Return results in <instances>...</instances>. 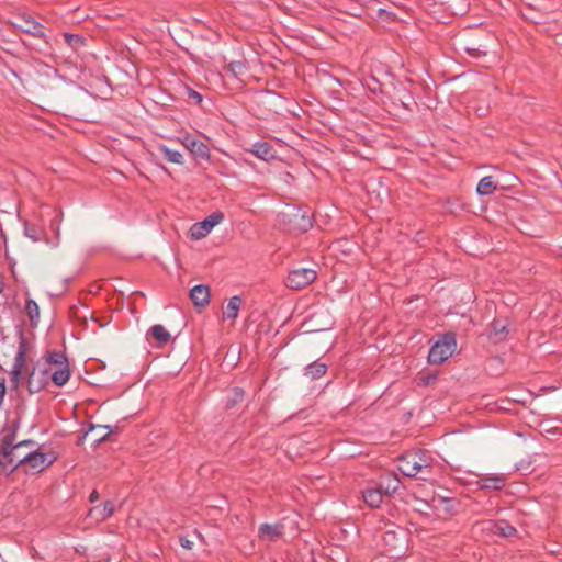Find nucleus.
Returning a JSON list of instances; mask_svg holds the SVG:
<instances>
[{"label": "nucleus", "instance_id": "nucleus-33", "mask_svg": "<svg viewBox=\"0 0 562 562\" xmlns=\"http://www.w3.org/2000/svg\"><path fill=\"white\" fill-rule=\"evenodd\" d=\"M244 65L240 61H231L227 65V70L232 72L235 77L241 71Z\"/></svg>", "mask_w": 562, "mask_h": 562}, {"label": "nucleus", "instance_id": "nucleus-19", "mask_svg": "<svg viewBox=\"0 0 562 562\" xmlns=\"http://www.w3.org/2000/svg\"><path fill=\"white\" fill-rule=\"evenodd\" d=\"M23 366H24V349L21 348L15 356L14 364H13V368L10 373L12 383H14V384L19 383V379H20Z\"/></svg>", "mask_w": 562, "mask_h": 562}, {"label": "nucleus", "instance_id": "nucleus-38", "mask_svg": "<svg viewBox=\"0 0 562 562\" xmlns=\"http://www.w3.org/2000/svg\"><path fill=\"white\" fill-rule=\"evenodd\" d=\"M515 533H516V529L510 525H506L501 528V535L504 537H512Z\"/></svg>", "mask_w": 562, "mask_h": 562}, {"label": "nucleus", "instance_id": "nucleus-6", "mask_svg": "<svg viewBox=\"0 0 562 562\" xmlns=\"http://www.w3.org/2000/svg\"><path fill=\"white\" fill-rule=\"evenodd\" d=\"M317 274L316 271L310 268H300V269H293L290 271L288 279H286V285L290 289H302L308 284H311L315 279Z\"/></svg>", "mask_w": 562, "mask_h": 562}, {"label": "nucleus", "instance_id": "nucleus-2", "mask_svg": "<svg viewBox=\"0 0 562 562\" xmlns=\"http://www.w3.org/2000/svg\"><path fill=\"white\" fill-rule=\"evenodd\" d=\"M430 463L424 452H411L403 456L398 461V470L411 477L419 476L427 480L426 474L429 473Z\"/></svg>", "mask_w": 562, "mask_h": 562}, {"label": "nucleus", "instance_id": "nucleus-23", "mask_svg": "<svg viewBox=\"0 0 562 562\" xmlns=\"http://www.w3.org/2000/svg\"><path fill=\"white\" fill-rule=\"evenodd\" d=\"M495 189L496 184L494 183L493 178L491 176L483 177L476 186V192L480 195L492 194Z\"/></svg>", "mask_w": 562, "mask_h": 562}, {"label": "nucleus", "instance_id": "nucleus-17", "mask_svg": "<svg viewBox=\"0 0 562 562\" xmlns=\"http://www.w3.org/2000/svg\"><path fill=\"white\" fill-rule=\"evenodd\" d=\"M32 440H23L16 445H12V440L10 437H5L2 441L1 448H2V454L5 459H8L9 463L13 462V458H11V454L13 453V450L19 449L20 447L32 445Z\"/></svg>", "mask_w": 562, "mask_h": 562}, {"label": "nucleus", "instance_id": "nucleus-34", "mask_svg": "<svg viewBox=\"0 0 562 562\" xmlns=\"http://www.w3.org/2000/svg\"><path fill=\"white\" fill-rule=\"evenodd\" d=\"M186 91L189 98L193 99L195 103L200 104L203 101V97L200 92L193 90L190 87H186Z\"/></svg>", "mask_w": 562, "mask_h": 562}, {"label": "nucleus", "instance_id": "nucleus-27", "mask_svg": "<svg viewBox=\"0 0 562 562\" xmlns=\"http://www.w3.org/2000/svg\"><path fill=\"white\" fill-rule=\"evenodd\" d=\"M47 362L49 364L56 366L57 368L68 366V359L66 355L61 351L49 352L47 356Z\"/></svg>", "mask_w": 562, "mask_h": 562}, {"label": "nucleus", "instance_id": "nucleus-30", "mask_svg": "<svg viewBox=\"0 0 562 562\" xmlns=\"http://www.w3.org/2000/svg\"><path fill=\"white\" fill-rule=\"evenodd\" d=\"M244 390L240 387H234L232 390L231 396L228 397V404L231 406L236 405L244 398Z\"/></svg>", "mask_w": 562, "mask_h": 562}, {"label": "nucleus", "instance_id": "nucleus-16", "mask_svg": "<svg viewBox=\"0 0 562 562\" xmlns=\"http://www.w3.org/2000/svg\"><path fill=\"white\" fill-rule=\"evenodd\" d=\"M362 498L368 506L378 508L383 502V493L380 487H368L362 491Z\"/></svg>", "mask_w": 562, "mask_h": 562}, {"label": "nucleus", "instance_id": "nucleus-36", "mask_svg": "<svg viewBox=\"0 0 562 562\" xmlns=\"http://www.w3.org/2000/svg\"><path fill=\"white\" fill-rule=\"evenodd\" d=\"M11 458H13V462H12V463H9L8 459H5L3 456H2V458H1V460H2V461H4V463H5V465H7V470L3 472V473H5L7 475H9V474H10V473H9L10 468H11V467H13V465L16 463V461H18L21 457L16 456V454H15V450H13V453L11 454Z\"/></svg>", "mask_w": 562, "mask_h": 562}, {"label": "nucleus", "instance_id": "nucleus-39", "mask_svg": "<svg viewBox=\"0 0 562 562\" xmlns=\"http://www.w3.org/2000/svg\"><path fill=\"white\" fill-rule=\"evenodd\" d=\"M4 394H5V386H4V382L2 379H0V405L2 404L3 402V397H4Z\"/></svg>", "mask_w": 562, "mask_h": 562}, {"label": "nucleus", "instance_id": "nucleus-3", "mask_svg": "<svg viewBox=\"0 0 562 562\" xmlns=\"http://www.w3.org/2000/svg\"><path fill=\"white\" fill-rule=\"evenodd\" d=\"M457 348V341L453 334L442 335L430 348L428 361L431 364H440L448 360Z\"/></svg>", "mask_w": 562, "mask_h": 562}, {"label": "nucleus", "instance_id": "nucleus-26", "mask_svg": "<svg viewBox=\"0 0 562 562\" xmlns=\"http://www.w3.org/2000/svg\"><path fill=\"white\" fill-rule=\"evenodd\" d=\"M150 333L160 344H167L170 340L169 331L160 324L154 325Z\"/></svg>", "mask_w": 562, "mask_h": 562}, {"label": "nucleus", "instance_id": "nucleus-32", "mask_svg": "<svg viewBox=\"0 0 562 562\" xmlns=\"http://www.w3.org/2000/svg\"><path fill=\"white\" fill-rule=\"evenodd\" d=\"M516 470L524 473L530 472L532 470V463L530 460H521L516 464Z\"/></svg>", "mask_w": 562, "mask_h": 562}, {"label": "nucleus", "instance_id": "nucleus-1", "mask_svg": "<svg viewBox=\"0 0 562 562\" xmlns=\"http://www.w3.org/2000/svg\"><path fill=\"white\" fill-rule=\"evenodd\" d=\"M279 222L286 225L289 229L305 233L313 226L312 217L306 210L300 206L286 204L278 213Z\"/></svg>", "mask_w": 562, "mask_h": 562}, {"label": "nucleus", "instance_id": "nucleus-8", "mask_svg": "<svg viewBox=\"0 0 562 562\" xmlns=\"http://www.w3.org/2000/svg\"><path fill=\"white\" fill-rule=\"evenodd\" d=\"M16 16L21 19L24 22V24L12 23L15 27L21 30L23 33L30 34L38 38L45 37V33L43 31L44 26L40 22L34 20L31 15L21 13L18 14Z\"/></svg>", "mask_w": 562, "mask_h": 562}, {"label": "nucleus", "instance_id": "nucleus-22", "mask_svg": "<svg viewBox=\"0 0 562 562\" xmlns=\"http://www.w3.org/2000/svg\"><path fill=\"white\" fill-rule=\"evenodd\" d=\"M241 305V299L238 295H235L229 299L225 311H224V317L228 319H235L238 315L239 308Z\"/></svg>", "mask_w": 562, "mask_h": 562}, {"label": "nucleus", "instance_id": "nucleus-9", "mask_svg": "<svg viewBox=\"0 0 562 562\" xmlns=\"http://www.w3.org/2000/svg\"><path fill=\"white\" fill-rule=\"evenodd\" d=\"M23 228L24 236L31 239L32 241L37 243L44 240L52 248L58 246V243H52L50 239L47 238L45 229L42 226L24 221Z\"/></svg>", "mask_w": 562, "mask_h": 562}, {"label": "nucleus", "instance_id": "nucleus-5", "mask_svg": "<svg viewBox=\"0 0 562 562\" xmlns=\"http://www.w3.org/2000/svg\"><path fill=\"white\" fill-rule=\"evenodd\" d=\"M224 218L222 212H213L203 221L193 224L190 228V235L193 239L200 240L204 238L211 231L218 225Z\"/></svg>", "mask_w": 562, "mask_h": 562}, {"label": "nucleus", "instance_id": "nucleus-42", "mask_svg": "<svg viewBox=\"0 0 562 562\" xmlns=\"http://www.w3.org/2000/svg\"><path fill=\"white\" fill-rule=\"evenodd\" d=\"M371 90H372L373 92L381 91V90H380V88H376V87H373Z\"/></svg>", "mask_w": 562, "mask_h": 562}, {"label": "nucleus", "instance_id": "nucleus-25", "mask_svg": "<svg viewBox=\"0 0 562 562\" xmlns=\"http://www.w3.org/2000/svg\"><path fill=\"white\" fill-rule=\"evenodd\" d=\"M505 485V477L502 475L486 476L481 480L483 488L501 490Z\"/></svg>", "mask_w": 562, "mask_h": 562}, {"label": "nucleus", "instance_id": "nucleus-24", "mask_svg": "<svg viewBox=\"0 0 562 562\" xmlns=\"http://www.w3.org/2000/svg\"><path fill=\"white\" fill-rule=\"evenodd\" d=\"M326 370L327 366L325 363L315 361L305 368V375L311 379H319L326 373Z\"/></svg>", "mask_w": 562, "mask_h": 562}, {"label": "nucleus", "instance_id": "nucleus-10", "mask_svg": "<svg viewBox=\"0 0 562 562\" xmlns=\"http://www.w3.org/2000/svg\"><path fill=\"white\" fill-rule=\"evenodd\" d=\"M508 334V322L504 319H495L491 324L487 337L493 344H499L507 339Z\"/></svg>", "mask_w": 562, "mask_h": 562}, {"label": "nucleus", "instance_id": "nucleus-35", "mask_svg": "<svg viewBox=\"0 0 562 562\" xmlns=\"http://www.w3.org/2000/svg\"><path fill=\"white\" fill-rule=\"evenodd\" d=\"M27 389H29V391L31 393L38 392L42 389V384L41 383H38V384L35 383V381H34V373L32 375H30V378H29Z\"/></svg>", "mask_w": 562, "mask_h": 562}, {"label": "nucleus", "instance_id": "nucleus-37", "mask_svg": "<svg viewBox=\"0 0 562 562\" xmlns=\"http://www.w3.org/2000/svg\"><path fill=\"white\" fill-rule=\"evenodd\" d=\"M179 543L183 549L191 550L193 542L186 536H179Z\"/></svg>", "mask_w": 562, "mask_h": 562}, {"label": "nucleus", "instance_id": "nucleus-21", "mask_svg": "<svg viewBox=\"0 0 562 562\" xmlns=\"http://www.w3.org/2000/svg\"><path fill=\"white\" fill-rule=\"evenodd\" d=\"M158 150L164 156L166 160L172 164L182 165L183 164V156L179 150L171 149L165 145H160L158 147Z\"/></svg>", "mask_w": 562, "mask_h": 562}, {"label": "nucleus", "instance_id": "nucleus-28", "mask_svg": "<svg viewBox=\"0 0 562 562\" xmlns=\"http://www.w3.org/2000/svg\"><path fill=\"white\" fill-rule=\"evenodd\" d=\"M64 37L67 45L75 50L81 48L85 45V38L81 35L65 33Z\"/></svg>", "mask_w": 562, "mask_h": 562}, {"label": "nucleus", "instance_id": "nucleus-41", "mask_svg": "<svg viewBox=\"0 0 562 562\" xmlns=\"http://www.w3.org/2000/svg\"><path fill=\"white\" fill-rule=\"evenodd\" d=\"M195 535L202 542L204 541V538L200 532L195 531Z\"/></svg>", "mask_w": 562, "mask_h": 562}, {"label": "nucleus", "instance_id": "nucleus-4", "mask_svg": "<svg viewBox=\"0 0 562 562\" xmlns=\"http://www.w3.org/2000/svg\"><path fill=\"white\" fill-rule=\"evenodd\" d=\"M56 457L53 453H44V452H30L22 458H20L16 463L10 468L9 473L14 472L19 465L23 464L26 468L27 472L38 473L48 468L54 461Z\"/></svg>", "mask_w": 562, "mask_h": 562}, {"label": "nucleus", "instance_id": "nucleus-7", "mask_svg": "<svg viewBox=\"0 0 562 562\" xmlns=\"http://www.w3.org/2000/svg\"><path fill=\"white\" fill-rule=\"evenodd\" d=\"M181 143L186 147V149H188L193 155L195 159H201L205 161L210 159V148L204 142L195 138L192 135L187 134L182 137Z\"/></svg>", "mask_w": 562, "mask_h": 562}, {"label": "nucleus", "instance_id": "nucleus-18", "mask_svg": "<svg viewBox=\"0 0 562 562\" xmlns=\"http://www.w3.org/2000/svg\"><path fill=\"white\" fill-rule=\"evenodd\" d=\"M401 482L396 475H387L382 479L380 483V488L382 493L384 492L386 495L394 494L400 488Z\"/></svg>", "mask_w": 562, "mask_h": 562}, {"label": "nucleus", "instance_id": "nucleus-11", "mask_svg": "<svg viewBox=\"0 0 562 562\" xmlns=\"http://www.w3.org/2000/svg\"><path fill=\"white\" fill-rule=\"evenodd\" d=\"M115 510L114 504L112 501H106L102 505H98L92 507L87 517L93 520L94 522H102L106 520L109 517L113 515Z\"/></svg>", "mask_w": 562, "mask_h": 562}, {"label": "nucleus", "instance_id": "nucleus-40", "mask_svg": "<svg viewBox=\"0 0 562 562\" xmlns=\"http://www.w3.org/2000/svg\"><path fill=\"white\" fill-rule=\"evenodd\" d=\"M98 499H99V493H98V491H97V490H93V491L91 492L90 496H89V501H90L91 503H94V502H97Z\"/></svg>", "mask_w": 562, "mask_h": 562}, {"label": "nucleus", "instance_id": "nucleus-15", "mask_svg": "<svg viewBox=\"0 0 562 562\" xmlns=\"http://www.w3.org/2000/svg\"><path fill=\"white\" fill-rule=\"evenodd\" d=\"M111 434L110 426H90L89 430L85 432V438H90L92 440V445H98L104 441Z\"/></svg>", "mask_w": 562, "mask_h": 562}, {"label": "nucleus", "instance_id": "nucleus-14", "mask_svg": "<svg viewBox=\"0 0 562 562\" xmlns=\"http://www.w3.org/2000/svg\"><path fill=\"white\" fill-rule=\"evenodd\" d=\"M250 153L265 161L272 160L276 157L273 147L268 142L254 143Z\"/></svg>", "mask_w": 562, "mask_h": 562}, {"label": "nucleus", "instance_id": "nucleus-29", "mask_svg": "<svg viewBox=\"0 0 562 562\" xmlns=\"http://www.w3.org/2000/svg\"><path fill=\"white\" fill-rule=\"evenodd\" d=\"M25 311L30 317L31 323H36L40 319V308L34 300H27Z\"/></svg>", "mask_w": 562, "mask_h": 562}, {"label": "nucleus", "instance_id": "nucleus-31", "mask_svg": "<svg viewBox=\"0 0 562 562\" xmlns=\"http://www.w3.org/2000/svg\"><path fill=\"white\" fill-rule=\"evenodd\" d=\"M439 502L443 505V509L447 513H452L454 510V499L449 497H440Z\"/></svg>", "mask_w": 562, "mask_h": 562}, {"label": "nucleus", "instance_id": "nucleus-12", "mask_svg": "<svg viewBox=\"0 0 562 562\" xmlns=\"http://www.w3.org/2000/svg\"><path fill=\"white\" fill-rule=\"evenodd\" d=\"M283 535V526L281 524H261L258 528V537L261 541L273 542Z\"/></svg>", "mask_w": 562, "mask_h": 562}, {"label": "nucleus", "instance_id": "nucleus-20", "mask_svg": "<svg viewBox=\"0 0 562 562\" xmlns=\"http://www.w3.org/2000/svg\"><path fill=\"white\" fill-rule=\"evenodd\" d=\"M52 381L55 385L57 386H63L65 385L69 378H70V371H69V366H64V367H60V368H56L53 372H52Z\"/></svg>", "mask_w": 562, "mask_h": 562}, {"label": "nucleus", "instance_id": "nucleus-13", "mask_svg": "<svg viewBox=\"0 0 562 562\" xmlns=\"http://www.w3.org/2000/svg\"><path fill=\"white\" fill-rule=\"evenodd\" d=\"M190 299L194 306L205 307L210 303V289L205 284H198L190 290Z\"/></svg>", "mask_w": 562, "mask_h": 562}]
</instances>
